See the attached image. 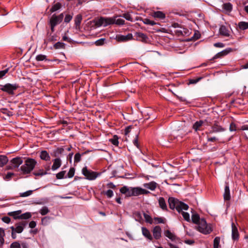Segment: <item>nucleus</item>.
Segmentation results:
<instances>
[{
	"instance_id": "obj_1",
	"label": "nucleus",
	"mask_w": 248,
	"mask_h": 248,
	"mask_svg": "<svg viewBox=\"0 0 248 248\" xmlns=\"http://www.w3.org/2000/svg\"><path fill=\"white\" fill-rule=\"evenodd\" d=\"M168 202L171 209H176L180 213L181 211L187 210L188 208V206L187 204L173 197H170L168 199Z\"/></svg>"
},
{
	"instance_id": "obj_2",
	"label": "nucleus",
	"mask_w": 248,
	"mask_h": 248,
	"mask_svg": "<svg viewBox=\"0 0 248 248\" xmlns=\"http://www.w3.org/2000/svg\"><path fill=\"white\" fill-rule=\"evenodd\" d=\"M37 162L32 158H28L25 161L24 165H22L19 170L21 171L23 174L30 173L35 168Z\"/></svg>"
},
{
	"instance_id": "obj_3",
	"label": "nucleus",
	"mask_w": 248,
	"mask_h": 248,
	"mask_svg": "<svg viewBox=\"0 0 248 248\" xmlns=\"http://www.w3.org/2000/svg\"><path fill=\"white\" fill-rule=\"evenodd\" d=\"M64 15L63 13H61L59 15L53 14L50 18L48 24L50 26V30L52 32L55 31V27L58 24H60L63 19Z\"/></svg>"
},
{
	"instance_id": "obj_4",
	"label": "nucleus",
	"mask_w": 248,
	"mask_h": 248,
	"mask_svg": "<svg viewBox=\"0 0 248 248\" xmlns=\"http://www.w3.org/2000/svg\"><path fill=\"white\" fill-rule=\"evenodd\" d=\"M82 173L86 178L89 180H94L101 174V172H97L88 170L87 167H85L82 169Z\"/></svg>"
},
{
	"instance_id": "obj_5",
	"label": "nucleus",
	"mask_w": 248,
	"mask_h": 248,
	"mask_svg": "<svg viewBox=\"0 0 248 248\" xmlns=\"http://www.w3.org/2000/svg\"><path fill=\"white\" fill-rule=\"evenodd\" d=\"M19 86L17 83H6L4 85H0V92L2 91L6 93H14V91H16Z\"/></svg>"
},
{
	"instance_id": "obj_6",
	"label": "nucleus",
	"mask_w": 248,
	"mask_h": 248,
	"mask_svg": "<svg viewBox=\"0 0 248 248\" xmlns=\"http://www.w3.org/2000/svg\"><path fill=\"white\" fill-rule=\"evenodd\" d=\"M197 225L199 231L204 234H209L212 231L211 227L207 224L204 219L202 218Z\"/></svg>"
},
{
	"instance_id": "obj_7",
	"label": "nucleus",
	"mask_w": 248,
	"mask_h": 248,
	"mask_svg": "<svg viewBox=\"0 0 248 248\" xmlns=\"http://www.w3.org/2000/svg\"><path fill=\"white\" fill-rule=\"evenodd\" d=\"M112 24H114L113 17H100L96 22V25L98 26L106 27Z\"/></svg>"
},
{
	"instance_id": "obj_8",
	"label": "nucleus",
	"mask_w": 248,
	"mask_h": 248,
	"mask_svg": "<svg viewBox=\"0 0 248 248\" xmlns=\"http://www.w3.org/2000/svg\"><path fill=\"white\" fill-rule=\"evenodd\" d=\"M27 224V222L25 221H23L15 225V227L12 226L10 229L13 231L16 232V233H19L23 232L24 227Z\"/></svg>"
},
{
	"instance_id": "obj_9",
	"label": "nucleus",
	"mask_w": 248,
	"mask_h": 248,
	"mask_svg": "<svg viewBox=\"0 0 248 248\" xmlns=\"http://www.w3.org/2000/svg\"><path fill=\"white\" fill-rule=\"evenodd\" d=\"M164 235L168 237L171 241L181 243L180 239L173 232H171L169 230H167L164 232Z\"/></svg>"
},
{
	"instance_id": "obj_10",
	"label": "nucleus",
	"mask_w": 248,
	"mask_h": 248,
	"mask_svg": "<svg viewBox=\"0 0 248 248\" xmlns=\"http://www.w3.org/2000/svg\"><path fill=\"white\" fill-rule=\"evenodd\" d=\"M150 193V192L140 187H133V196H138L141 195H146Z\"/></svg>"
},
{
	"instance_id": "obj_11",
	"label": "nucleus",
	"mask_w": 248,
	"mask_h": 248,
	"mask_svg": "<svg viewBox=\"0 0 248 248\" xmlns=\"http://www.w3.org/2000/svg\"><path fill=\"white\" fill-rule=\"evenodd\" d=\"M134 37H135L134 39L144 43L147 42L149 39L146 34L140 32H136L134 34Z\"/></svg>"
},
{
	"instance_id": "obj_12",
	"label": "nucleus",
	"mask_w": 248,
	"mask_h": 248,
	"mask_svg": "<svg viewBox=\"0 0 248 248\" xmlns=\"http://www.w3.org/2000/svg\"><path fill=\"white\" fill-rule=\"evenodd\" d=\"M133 39L131 33H128L126 35L119 34L116 35V39L119 42H126Z\"/></svg>"
},
{
	"instance_id": "obj_13",
	"label": "nucleus",
	"mask_w": 248,
	"mask_h": 248,
	"mask_svg": "<svg viewBox=\"0 0 248 248\" xmlns=\"http://www.w3.org/2000/svg\"><path fill=\"white\" fill-rule=\"evenodd\" d=\"M120 191L122 194L125 195V196H126L127 197L133 196V187H128L126 186H124L121 188Z\"/></svg>"
},
{
	"instance_id": "obj_14",
	"label": "nucleus",
	"mask_w": 248,
	"mask_h": 248,
	"mask_svg": "<svg viewBox=\"0 0 248 248\" xmlns=\"http://www.w3.org/2000/svg\"><path fill=\"white\" fill-rule=\"evenodd\" d=\"M23 159L20 157H16L13 158L11 160V164L13 165V167L16 169L19 167V166L23 163Z\"/></svg>"
},
{
	"instance_id": "obj_15",
	"label": "nucleus",
	"mask_w": 248,
	"mask_h": 248,
	"mask_svg": "<svg viewBox=\"0 0 248 248\" xmlns=\"http://www.w3.org/2000/svg\"><path fill=\"white\" fill-rule=\"evenodd\" d=\"M232 236L233 240H238L239 238V233L237 228L233 222L232 223Z\"/></svg>"
},
{
	"instance_id": "obj_16",
	"label": "nucleus",
	"mask_w": 248,
	"mask_h": 248,
	"mask_svg": "<svg viewBox=\"0 0 248 248\" xmlns=\"http://www.w3.org/2000/svg\"><path fill=\"white\" fill-rule=\"evenodd\" d=\"M154 237L157 240L161 236V229L160 226H156L155 227L153 230Z\"/></svg>"
},
{
	"instance_id": "obj_17",
	"label": "nucleus",
	"mask_w": 248,
	"mask_h": 248,
	"mask_svg": "<svg viewBox=\"0 0 248 248\" xmlns=\"http://www.w3.org/2000/svg\"><path fill=\"white\" fill-rule=\"evenodd\" d=\"M232 49L231 48H226L223 50H222L221 52H219L217 53V54L215 55L214 57V59H217L219 58H221L222 57H223L224 56L227 55L228 54H229L230 52H232Z\"/></svg>"
},
{
	"instance_id": "obj_18",
	"label": "nucleus",
	"mask_w": 248,
	"mask_h": 248,
	"mask_svg": "<svg viewBox=\"0 0 248 248\" xmlns=\"http://www.w3.org/2000/svg\"><path fill=\"white\" fill-rule=\"evenodd\" d=\"M225 130L224 128L217 124H215L211 127V130L210 131V133H217L222 132Z\"/></svg>"
},
{
	"instance_id": "obj_19",
	"label": "nucleus",
	"mask_w": 248,
	"mask_h": 248,
	"mask_svg": "<svg viewBox=\"0 0 248 248\" xmlns=\"http://www.w3.org/2000/svg\"><path fill=\"white\" fill-rule=\"evenodd\" d=\"M157 186V184L154 182L152 181L148 183H145L143 184V186L146 188H148L152 191L155 190Z\"/></svg>"
},
{
	"instance_id": "obj_20",
	"label": "nucleus",
	"mask_w": 248,
	"mask_h": 248,
	"mask_svg": "<svg viewBox=\"0 0 248 248\" xmlns=\"http://www.w3.org/2000/svg\"><path fill=\"white\" fill-rule=\"evenodd\" d=\"M53 163L51 169L53 170H55L59 169L62 165V161L60 158H57L53 160Z\"/></svg>"
},
{
	"instance_id": "obj_21",
	"label": "nucleus",
	"mask_w": 248,
	"mask_h": 248,
	"mask_svg": "<svg viewBox=\"0 0 248 248\" xmlns=\"http://www.w3.org/2000/svg\"><path fill=\"white\" fill-rule=\"evenodd\" d=\"M204 122L202 121H197L193 125V128L196 131H201L202 130V126Z\"/></svg>"
},
{
	"instance_id": "obj_22",
	"label": "nucleus",
	"mask_w": 248,
	"mask_h": 248,
	"mask_svg": "<svg viewBox=\"0 0 248 248\" xmlns=\"http://www.w3.org/2000/svg\"><path fill=\"white\" fill-rule=\"evenodd\" d=\"M52 32L50 33L47 32V38L46 40H45V44H47L48 42H54L57 40V36L55 34H52Z\"/></svg>"
},
{
	"instance_id": "obj_23",
	"label": "nucleus",
	"mask_w": 248,
	"mask_h": 248,
	"mask_svg": "<svg viewBox=\"0 0 248 248\" xmlns=\"http://www.w3.org/2000/svg\"><path fill=\"white\" fill-rule=\"evenodd\" d=\"M219 32L220 35L228 37L230 35L228 30L224 25H222L220 26L219 30Z\"/></svg>"
},
{
	"instance_id": "obj_24",
	"label": "nucleus",
	"mask_w": 248,
	"mask_h": 248,
	"mask_svg": "<svg viewBox=\"0 0 248 248\" xmlns=\"http://www.w3.org/2000/svg\"><path fill=\"white\" fill-rule=\"evenodd\" d=\"M152 16L155 18L163 19L165 18V14L162 11H157L153 13Z\"/></svg>"
},
{
	"instance_id": "obj_25",
	"label": "nucleus",
	"mask_w": 248,
	"mask_h": 248,
	"mask_svg": "<svg viewBox=\"0 0 248 248\" xmlns=\"http://www.w3.org/2000/svg\"><path fill=\"white\" fill-rule=\"evenodd\" d=\"M142 234L148 239L149 240H152L153 239V237L151 235L150 232L149 231L144 227H142Z\"/></svg>"
},
{
	"instance_id": "obj_26",
	"label": "nucleus",
	"mask_w": 248,
	"mask_h": 248,
	"mask_svg": "<svg viewBox=\"0 0 248 248\" xmlns=\"http://www.w3.org/2000/svg\"><path fill=\"white\" fill-rule=\"evenodd\" d=\"M62 5L60 2H57L52 6L50 8L49 12L50 14H52L55 12L59 10L62 8Z\"/></svg>"
},
{
	"instance_id": "obj_27",
	"label": "nucleus",
	"mask_w": 248,
	"mask_h": 248,
	"mask_svg": "<svg viewBox=\"0 0 248 248\" xmlns=\"http://www.w3.org/2000/svg\"><path fill=\"white\" fill-rule=\"evenodd\" d=\"M40 157L41 159L45 161H49L50 159V156L46 151H42L40 153Z\"/></svg>"
},
{
	"instance_id": "obj_28",
	"label": "nucleus",
	"mask_w": 248,
	"mask_h": 248,
	"mask_svg": "<svg viewBox=\"0 0 248 248\" xmlns=\"http://www.w3.org/2000/svg\"><path fill=\"white\" fill-rule=\"evenodd\" d=\"M158 203L160 207L163 210H167V206L165 201L163 197H159L158 199Z\"/></svg>"
},
{
	"instance_id": "obj_29",
	"label": "nucleus",
	"mask_w": 248,
	"mask_h": 248,
	"mask_svg": "<svg viewBox=\"0 0 248 248\" xmlns=\"http://www.w3.org/2000/svg\"><path fill=\"white\" fill-rule=\"evenodd\" d=\"M82 17L81 15L78 14L75 17V24L76 28L79 27L81 22L82 21Z\"/></svg>"
},
{
	"instance_id": "obj_30",
	"label": "nucleus",
	"mask_w": 248,
	"mask_h": 248,
	"mask_svg": "<svg viewBox=\"0 0 248 248\" xmlns=\"http://www.w3.org/2000/svg\"><path fill=\"white\" fill-rule=\"evenodd\" d=\"M222 8L225 11L231 12L232 10V5L230 2L225 3L223 4Z\"/></svg>"
},
{
	"instance_id": "obj_31",
	"label": "nucleus",
	"mask_w": 248,
	"mask_h": 248,
	"mask_svg": "<svg viewBox=\"0 0 248 248\" xmlns=\"http://www.w3.org/2000/svg\"><path fill=\"white\" fill-rule=\"evenodd\" d=\"M21 210H17L14 212H9L8 213V215L10 216L13 217L15 219H20V215L21 214Z\"/></svg>"
},
{
	"instance_id": "obj_32",
	"label": "nucleus",
	"mask_w": 248,
	"mask_h": 248,
	"mask_svg": "<svg viewBox=\"0 0 248 248\" xmlns=\"http://www.w3.org/2000/svg\"><path fill=\"white\" fill-rule=\"evenodd\" d=\"M238 26L241 30H245L248 29V22L241 21L238 23Z\"/></svg>"
},
{
	"instance_id": "obj_33",
	"label": "nucleus",
	"mask_w": 248,
	"mask_h": 248,
	"mask_svg": "<svg viewBox=\"0 0 248 248\" xmlns=\"http://www.w3.org/2000/svg\"><path fill=\"white\" fill-rule=\"evenodd\" d=\"M224 199L226 201H228L230 199V189L228 186H226L225 187Z\"/></svg>"
},
{
	"instance_id": "obj_34",
	"label": "nucleus",
	"mask_w": 248,
	"mask_h": 248,
	"mask_svg": "<svg viewBox=\"0 0 248 248\" xmlns=\"http://www.w3.org/2000/svg\"><path fill=\"white\" fill-rule=\"evenodd\" d=\"M8 161L7 157L5 155H0V167L4 166Z\"/></svg>"
},
{
	"instance_id": "obj_35",
	"label": "nucleus",
	"mask_w": 248,
	"mask_h": 248,
	"mask_svg": "<svg viewBox=\"0 0 248 248\" xmlns=\"http://www.w3.org/2000/svg\"><path fill=\"white\" fill-rule=\"evenodd\" d=\"M191 219L192 222L196 224H198L200 221L201 219H200L199 216L197 214H193L192 216Z\"/></svg>"
},
{
	"instance_id": "obj_36",
	"label": "nucleus",
	"mask_w": 248,
	"mask_h": 248,
	"mask_svg": "<svg viewBox=\"0 0 248 248\" xmlns=\"http://www.w3.org/2000/svg\"><path fill=\"white\" fill-rule=\"evenodd\" d=\"M220 238L219 237H216L214 240V248H219Z\"/></svg>"
},
{
	"instance_id": "obj_37",
	"label": "nucleus",
	"mask_w": 248,
	"mask_h": 248,
	"mask_svg": "<svg viewBox=\"0 0 248 248\" xmlns=\"http://www.w3.org/2000/svg\"><path fill=\"white\" fill-rule=\"evenodd\" d=\"M65 45V44L62 42H58L54 45V47L55 49L64 48Z\"/></svg>"
},
{
	"instance_id": "obj_38",
	"label": "nucleus",
	"mask_w": 248,
	"mask_h": 248,
	"mask_svg": "<svg viewBox=\"0 0 248 248\" xmlns=\"http://www.w3.org/2000/svg\"><path fill=\"white\" fill-rule=\"evenodd\" d=\"M35 59L37 61H47L46 56L43 54H39L36 56Z\"/></svg>"
},
{
	"instance_id": "obj_39",
	"label": "nucleus",
	"mask_w": 248,
	"mask_h": 248,
	"mask_svg": "<svg viewBox=\"0 0 248 248\" xmlns=\"http://www.w3.org/2000/svg\"><path fill=\"white\" fill-rule=\"evenodd\" d=\"M143 216L146 222L152 224L153 219L151 217L147 214L143 213Z\"/></svg>"
},
{
	"instance_id": "obj_40",
	"label": "nucleus",
	"mask_w": 248,
	"mask_h": 248,
	"mask_svg": "<svg viewBox=\"0 0 248 248\" xmlns=\"http://www.w3.org/2000/svg\"><path fill=\"white\" fill-rule=\"evenodd\" d=\"M185 210H182L180 212V213L182 214L184 218L187 221H190V216L189 214L185 212Z\"/></svg>"
},
{
	"instance_id": "obj_41",
	"label": "nucleus",
	"mask_w": 248,
	"mask_h": 248,
	"mask_svg": "<svg viewBox=\"0 0 248 248\" xmlns=\"http://www.w3.org/2000/svg\"><path fill=\"white\" fill-rule=\"evenodd\" d=\"M47 174L46 171H44L43 170L41 169L38 171H35L33 172V174L35 176H43Z\"/></svg>"
},
{
	"instance_id": "obj_42",
	"label": "nucleus",
	"mask_w": 248,
	"mask_h": 248,
	"mask_svg": "<svg viewBox=\"0 0 248 248\" xmlns=\"http://www.w3.org/2000/svg\"><path fill=\"white\" fill-rule=\"evenodd\" d=\"M114 20V24H116L119 25H124L125 23V21L122 18H118L117 19H115V17H113Z\"/></svg>"
},
{
	"instance_id": "obj_43",
	"label": "nucleus",
	"mask_w": 248,
	"mask_h": 248,
	"mask_svg": "<svg viewBox=\"0 0 248 248\" xmlns=\"http://www.w3.org/2000/svg\"><path fill=\"white\" fill-rule=\"evenodd\" d=\"M31 215L29 212H27L23 214H20V219H29L30 217H31Z\"/></svg>"
},
{
	"instance_id": "obj_44",
	"label": "nucleus",
	"mask_w": 248,
	"mask_h": 248,
	"mask_svg": "<svg viewBox=\"0 0 248 248\" xmlns=\"http://www.w3.org/2000/svg\"><path fill=\"white\" fill-rule=\"evenodd\" d=\"M51 217H45L42 219V223L44 225H48L50 221Z\"/></svg>"
},
{
	"instance_id": "obj_45",
	"label": "nucleus",
	"mask_w": 248,
	"mask_h": 248,
	"mask_svg": "<svg viewBox=\"0 0 248 248\" xmlns=\"http://www.w3.org/2000/svg\"><path fill=\"white\" fill-rule=\"evenodd\" d=\"M143 22L146 25H155L156 24V23L153 20H151L150 19L148 18H144L143 20Z\"/></svg>"
},
{
	"instance_id": "obj_46",
	"label": "nucleus",
	"mask_w": 248,
	"mask_h": 248,
	"mask_svg": "<svg viewBox=\"0 0 248 248\" xmlns=\"http://www.w3.org/2000/svg\"><path fill=\"white\" fill-rule=\"evenodd\" d=\"M49 212V209L46 206L43 207L40 210V213L43 215H46Z\"/></svg>"
},
{
	"instance_id": "obj_47",
	"label": "nucleus",
	"mask_w": 248,
	"mask_h": 248,
	"mask_svg": "<svg viewBox=\"0 0 248 248\" xmlns=\"http://www.w3.org/2000/svg\"><path fill=\"white\" fill-rule=\"evenodd\" d=\"M33 191L32 190H28L25 192L20 193V196L22 197H26L30 196L32 194Z\"/></svg>"
},
{
	"instance_id": "obj_48",
	"label": "nucleus",
	"mask_w": 248,
	"mask_h": 248,
	"mask_svg": "<svg viewBox=\"0 0 248 248\" xmlns=\"http://www.w3.org/2000/svg\"><path fill=\"white\" fill-rule=\"evenodd\" d=\"M65 174V171H62L59 172L56 174V178L58 179H63Z\"/></svg>"
},
{
	"instance_id": "obj_49",
	"label": "nucleus",
	"mask_w": 248,
	"mask_h": 248,
	"mask_svg": "<svg viewBox=\"0 0 248 248\" xmlns=\"http://www.w3.org/2000/svg\"><path fill=\"white\" fill-rule=\"evenodd\" d=\"M122 16L126 20H128V21H132L133 20V18H132L131 16L130 15V14L129 13H128L124 14Z\"/></svg>"
},
{
	"instance_id": "obj_50",
	"label": "nucleus",
	"mask_w": 248,
	"mask_h": 248,
	"mask_svg": "<svg viewBox=\"0 0 248 248\" xmlns=\"http://www.w3.org/2000/svg\"><path fill=\"white\" fill-rule=\"evenodd\" d=\"M105 41V39L104 38H101L100 39L97 40L94 43V44L96 45V46H100L104 45V42Z\"/></svg>"
},
{
	"instance_id": "obj_51",
	"label": "nucleus",
	"mask_w": 248,
	"mask_h": 248,
	"mask_svg": "<svg viewBox=\"0 0 248 248\" xmlns=\"http://www.w3.org/2000/svg\"><path fill=\"white\" fill-rule=\"evenodd\" d=\"M9 68H7L3 70L0 71V78H2L8 72Z\"/></svg>"
},
{
	"instance_id": "obj_52",
	"label": "nucleus",
	"mask_w": 248,
	"mask_h": 248,
	"mask_svg": "<svg viewBox=\"0 0 248 248\" xmlns=\"http://www.w3.org/2000/svg\"><path fill=\"white\" fill-rule=\"evenodd\" d=\"M75 174V169L73 168H70L69 170L68 173H67V177L68 178H72L74 176Z\"/></svg>"
},
{
	"instance_id": "obj_53",
	"label": "nucleus",
	"mask_w": 248,
	"mask_h": 248,
	"mask_svg": "<svg viewBox=\"0 0 248 248\" xmlns=\"http://www.w3.org/2000/svg\"><path fill=\"white\" fill-rule=\"evenodd\" d=\"M104 194L109 198H111L113 196V192L110 189L104 192Z\"/></svg>"
},
{
	"instance_id": "obj_54",
	"label": "nucleus",
	"mask_w": 248,
	"mask_h": 248,
	"mask_svg": "<svg viewBox=\"0 0 248 248\" xmlns=\"http://www.w3.org/2000/svg\"><path fill=\"white\" fill-rule=\"evenodd\" d=\"M111 142L114 145L117 146L119 144V141L117 137L115 136L113 139L110 140Z\"/></svg>"
},
{
	"instance_id": "obj_55",
	"label": "nucleus",
	"mask_w": 248,
	"mask_h": 248,
	"mask_svg": "<svg viewBox=\"0 0 248 248\" xmlns=\"http://www.w3.org/2000/svg\"><path fill=\"white\" fill-rule=\"evenodd\" d=\"M81 155L79 153H77L74 156V161L75 162H78L80 161Z\"/></svg>"
},
{
	"instance_id": "obj_56",
	"label": "nucleus",
	"mask_w": 248,
	"mask_h": 248,
	"mask_svg": "<svg viewBox=\"0 0 248 248\" xmlns=\"http://www.w3.org/2000/svg\"><path fill=\"white\" fill-rule=\"evenodd\" d=\"M72 16L70 15H66L64 18V22L69 23L72 19Z\"/></svg>"
},
{
	"instance_id": "obj_57",
	"label": "nucleus",
	"mask_w": 248,
	"mask_h": 248,
	"mask_svg": "<svg viewBox=\"0 0 248 248\" xmlns=\"http://www.w3.org/2000/svg\"><path fill=\"white\" fill-rule=\"evenodd\" d=\"M14 175V173L12 172H8L4 177V179L7 181L9 180Z\"/></svg>"
},
{
	"instance_id": "obj_58",
	"label": "nucleus",
	"mask_w": 248,
	"mask_h": 248,
	"mask_svg": "<svg viewBox=\"0 0 248 248\" xmlns=\"http://www.w3.org/2000/svg\"><path fill=\"white\" fill-rule=\"evenodd\" d=\"M202 79V78H197L196 79H190L189 80V84H195L199 81Z\"/></svg>"
},
{
	"instance_id": "obj_59",
	"label": "nucleus",
	"mask_w": 248,
	"mask_h": 248,
	"mask_svg": "<svg viewBox=\"0 0 248 248\" xmlns=\"http://www.w3.org/2000/svg\"><path fill=\"white\" fill-rule=\"evenodd\" d=\"M10 248H20V245L19 243L15 242L11 244Z\"/></svg>"
},
{
	"instance_id": "obj_60",
	"label": "nucleus",
	"mask_w": 248,
	"mask_h": 248,
	"mask_svg": "<svg viewBox=\"0 0 248 248\" xmlns=\"http://www.w3.org/2000/svg\"><path fill=\"white\" fill-rule=\"evenodd\" d=\"M138 135H136L135 139L133 140V143L134 145L138 148H140V146L138 142Z\"/></svg>"
},
{
	"instance_id": "obj_61",
	"label": "nucleus",
	"mask_w": 248,
	"mask_h": 248,
	"mask_svg": "<svg viewBox=\"0 0 248 248\" xmlns=\"http://www.w3.org/2000/svg\"><path fill=\"white\" fill-rule=\"evenodd\" d=\"M155 220L156 222L157 223H164V218L162 217H155Z\"/></svg>"
},
{
	"instance_id": "obj_62",
	"label": "nucleus",
	"mask_w": 248,
	"mask_h": 248,
	"mask_svg": "<svg viewBox=\"0 0 248 248\" xmlns=\"http://www.w3.org/2000/svg\"><path fill=\"white\" fill-rule=\"evenodd\" d=\"M2 220L6 223H9L11 221V219L10 217H4L2 218Z\"/></svg>"
},
{
	"instance_id": "obj_63",
	"label": "nucleus",
	"mask_w": 248,
	"mask_h": 248,
	"mask_svg": "<svg viewBox=\"0 0 248 248\" xmlns=\"http://www.w3.org/2000/svg\"><path fill=\"white\" fill-rule=\"evenodd\" d=\"M214 46H215L216 47H220V48L223 47L225 46V45L223 43H220V42L215 43L214 44Z\"/></svg>"
},
{
	"instance_id": "obj_64",
	"label": "nucleus",
	"mask_w": 248,
	"mask_h": 248,
	"mask_svg": "<svg viewBox=\"0 0 248 248\" xmlns=\"http://www.w3.org/2000/svg\"><path fill=\"white\" fill-rule=\"evenodd\" d=\"M230 130L231 131H233L236 130V126L235 124L233 123H231L230 125Z\"/></svg>"
}]
</instances>
